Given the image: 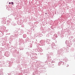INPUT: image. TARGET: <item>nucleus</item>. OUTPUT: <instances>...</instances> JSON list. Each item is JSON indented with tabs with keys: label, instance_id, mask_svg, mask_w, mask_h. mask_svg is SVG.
<instances>
[{
	"label": "nucleus",
	"instance_id": "obj_1",
	"mask_svg": "<svg viewBox=\"0 0 75 75\" xmlns=\"http://www.w3.org/2000/svg\"><path fill=\"white\" fill-rule=\"evenodd\" d=\"M11 4H13V2H11Z\"/></svg>",
	"mask_w": 75,
	"mask_h": 75
},
{
	"label": "nucleus",
	"instance_id": "obj_2",
	"mask_svg": "<svg viewBox=\"0 0 75 75\" xmlns=\"http://www.w3.org/2000/svg\"><path fill=\"white\" fill-rule=\"evenodd\" d=\"M9 4H11V3L9 2Z\"/></svg>",
	"mask_w": 75,
	"mask_h": 75
}]
</instances>
